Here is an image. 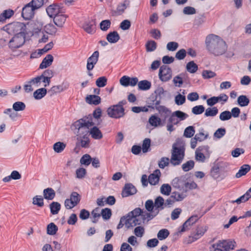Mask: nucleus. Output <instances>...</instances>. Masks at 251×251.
<instances>
[{
  "instance_id": "6",
  "label": "nucleus",
  "mask_w": 251,
  "mask_h": 251,
  "mask_svg": "<svg viewBox=\"0 0 251 251\" xmlns=\"http://www.w3.org/2000/svg\"><path fill=\"white\" fill-rule=\"evenodd\" d=\"M236 242L230 239L219 240L213 244L211 248V251H229L233 250Z\"/></svg>"
},
{
  "instance_id": "9",
  "label": "nucleus",
  "mask_w": 251,
  "mask_h": 251,
  "mask_svg": "<svg viewBox=\"0 0 251 251\" xmlns=\"http://www.w3.org/2000/svg\"><path fill=\"white\" fill-rule=\"evenodd\" d=\"M158 76L159 79L163 82L169 81L172 76L171 68L167 65H162L159 68Z\"/></svg>"
},
{
  "instance_id": "64",
  "label": "nucleus",
  "mask_w": 251,
  "mask_h": 251,
  "mask_svg": "<svg viewBox=\"0 0 251 251\" xmlns=\"http://www.w3.org/2000/svg\"><path fill=\"white\" fill-rule=\"evenodd\" d=\"M107 81V79L105 76H101L97 79L96 84L99 87H103L106 85Z\"/></svg>"
},
{
  "instance_id": "11",
  "label": "nucleus",
  "mask_w": 251,
  "mask_h": 251,
  "mask_svg": "<svg viewBox=\"0 0 251 251\" xmlns=\"http://www.w3.org/2000/svg\"><path fill=\"white\" fill-rule=\"evenodd\" d=\"M187 179L186 176H184L176 177L172 180V185L173 187L178 189L180 190H184Z\"/></svg>"
},
{
  "instance_id": "51",
  "label": "nucleus",
  "mask_w": 251,
  "mask_h": 251,
  "mask_svg": "<svg viewBox=\"0 0 251 251\" xmlns=\"http://www.w3.org/2000/svg\"><path fill=\"white\" fill-rule=\"evenodd\" d=\"M195 165V162L193 160H189L182 165V169L184 172H188L192 170Z\"/></svg>"
},
{
  "instance_id": "3",
  "label": "nucleus",
  "mask_w": 251,
  "mask_h": 251,
  "mask_svg": "<svg viewBox=\"0 0 251 251\" xmlns=\"http://www.w3.org/2000/svg\"><path fill=\"white\" fill-rule=\"evenodd\" d=\"M185 143L182 138L176 139L173 145L170 163L174 166L179 165L185 156Z\"/></svg>"
},
{
  "instance_id": "48",
  "label": "nucleus",
  "mask_w": 251,
  "mask_h": 251,
  "mask_svg": "<svg viewBox=\"0 0 251 251\" xmlns=\"http://www.w3.org/2000/svg\"><path fill=\"white\" fill-rule=\"evenodd\" d=\"M13 109L15 111L24 110L25 108V104L22 101H17L13 104Z\"/></svg>"
},
{
  "instance_id": "14",
  "label": "nucleus",
  "mask_w": 251,
  "mask_h": 251,
  "mask_svg": "<svg viewBox=\"0 0 251 251\" xmlns=\"http://www.w3.org/2000/svg\"><path fill=\"white\" fill-rule=\"evenodd\" d=\"M137 189L131 183H126L125 184L122 193L123 197H127L136 194Z\"/></svg>"
},
{
  "instance_id": "49",
  "label": "nucleus",
  "mask_w": 251,
  "mask_h": 251,
  "mask_svg": "<svg viewBox=\"0 0 251 251\" xmlns=\"http://www.w3.org/2000/svg\"><path fill=\"white\" fill-rule=\"evenodd\" d=\"M32 203L38 207H42L44 206V198L41 196H36L33 198Z\"/></svg>"
},
{
  "instance_id": "42",
  "label": "nucleus",
  "mask_w": 251,
  "mask_h": 251,
  "mask_svg": "<svg viewBox=\"0 0 251 251\" xmlns=\"http://www.w3.org/2000/svg\"><path fill=\"white\" fill-rule=\"evenodd\" d=\"M151 140L150 138H145L143 142L141 149L144 153H146L151 150Z\"/></svg>"
},
{
  "instance_id": "37",
  "label": "nucleus",
  "mask_w": 251,
  "mask_h": 251,
  "mask_svg": "<svg viewBox=\"0 0 251 251\" xmlns=\"http://www.w3.org/2000/svg\"><path fill=\"white\" fill-rule=\"evenodd\" d=\"M205 22V16L204 13H202L195 17L194 20V25L197 26H200Z\"/></svg>"
},
{
  "instance_id": "57",
  "label": "nucleus",
  "mask_w": 251,
  "mask_h": 251,
  "mask_svg": "<svg viewBox=\"0 0 251 251\" xmlns=\"http://www.w3.org/2000/svg\"><path fill=\"white\" fill-rule=\"evenodd\" d=\"M111 21L109 20L102 21L100 24V28L102 31H107L110 27Z\"/></svg>"
},
{
  "instance_id": "63",
  "label": "nucleus",
  "mask_w": 251,
  "mask_h": 251,
  "mask_svg": "<svg viewBox=\"0 0 251 251\" xmlns=\"http://www.w3.org/2000/svg\"><path fill=\"white\" fill-rule=\"evenodd\" d=\"M174 115L176 116V118H177L179 121L185 120L189 116L187 114L180 110L175 111Z\"/></svg>"
},
{
  "instance_id": "22",
  "label": "nucleus",
  "mask_w": 251,
  "mask_h": 251,
  "mask_svg": "<svg viewBox=\"0 0 251 251\" xmlns=\"http://www.w3.org/2000/svg\"><path fill=\"white\" fill-rule=\"evenodd\" d=\"M95 26V21L94 20H91L85 22L83 25V29L89 34H92L93 33L94 29Z\"/></svg>"
},
{
  "instance_id": "52",
  "label": "nucleus",
  "mask_w": 251,
  "mask_h": 251,
  "mask_svg": "<svg viewBox=\"0 0 251 251\" xmlns=\"http://www.w3.org/2000/svg\"><path fill=\"white\" fill-rule=\"evenodd\" d=\"M170 232L167 229H162L157 233V238L160 240H163L167 238L169 235Z\"/></svg>"
},
{
  "instance_id": "25",
  "label": "nucleus",
  "mask_w": 251,
  "mask_h": 251,
  "mask_svg": "<svg viewBox=\"0 0 251 251\" xmlns=\"http://www.w3.org/2000/svg\"><path fill=\"white\" fill-rule=\"evenodd\" d=\"M66 20V16L65 15L58 14L53 17V22L58 27H61L63 26Z\"/></svg>"
},
{
  "instance_id": "55",
  "label": "nucleus",
  "mask_w": 251,
  "mask_h": 251,
  "mask_svg": "<svg viewBox=\"0 0 251 251\" xmlns=\"http://www.w3.org/2000/svg\"><path fill=\"white\" fill-rule=\"evenodd\" d=\"M102 218L105 220H107L110 218L112 215V211L110 208H105L102 209L100 214Z\"/></svg>"
},
{
  "instance_id": "1",
  "label": "nucleus",
  "mask_w": 251,
  "mask_h": 251,
  "mask_svg": "<svg viewBox=\"0 0 251 251\" xmlns=\"http://www.w3.org/2000/svg\"><path fill=\"white\" fill-rule=\"evenodd\" d=\"M100 122L96 124L93 121V118L91 115L89 114L81 119L75 122L72 127H74L77 130H83L88 132V136L91 135L94 139H100L102 138V134L101 131L96 126H93L90 129V127L95 125L98 126Z\"/></svg>"
},
{
  "instance_id": "61",
  "label": "nucleus",
  "mask_w": 251,
  "mask_h": 251,
  "mask_svg": "<svg viewBox=\"0 0 251 251\" xmlns=\"http://www.w3.org/2000/svg\"><path fill=\"white\" fill-rule=\"evenodd\" d=\"M92 161V158L89 154H85L83 155L80 160L81 164L89 165Z\"/></svg>"
},
{
  "instance_id": "34",
  "label": "nucleus",
  "mask_w": 251,
  "mask_h": 251,
  "mask_svg": "<svg viewBox=\"0 0 251 251\" xmlns=\"http://www.w3.org/2000/svg\"><path fill=\"white\" fill-rule=\"evenodd\" d=\"M208 137V134H205L204 130L202 128L200 129L199 133L195 135V139L198 140L199 142H201L206 139Z\"/></svg>"
},
{
  "instance_id": "33",
  "label": "nucleus",
  "mask_w": 251,
  "mask_h": 251,
  "mask_svg": "<svg viewBox=\"0 0 251 251\" xmlns=\"http://www.w3.org/2000/svg\"><path fill=\"white\" fill-rule=\"evenodd\" d=\"M154 204L156 209L158 208L161 210L163 209L165 206L164 199L161 196L157 197L154 200Z\"/></svg>"
},
{
  "instance_id": "15",
  "label": "nucleus",
  "mask_w": 251,
  "mask_h": 251,
  "mask_svg": "<svg viewBox=\"0 0 251 251\" xmlns=\"http://www.w3.org/2000/svg\"><path fill=\"white\" fill-rule=\"evenodd\" d=\"M78 133L81 138L80 140V145L82 148H87L89 147L90 140L88 136V132L83 130H78Z\"/></svg>"
},
{
  "instance_id": "18",
  "label": "nucleus",
  "mask_w": 251,
  "mask_h": 251,
  "mask_svg": "<svg viewBox=\"0 0 251 251\" xmlns=\"http://www.w3.org/2000/svg\"><path fill=\"white\" fill-rule=\"evenodd\" d=\"M85 101L89 104L97 105L100 103L101 98L97 95H89L86 96Z\"/></svg>"
},
{
  "instance_id": "44",
  "label": "nucleus",
  "mask_w": 251,
  "mask_h": 251,
  "mask_svg": "<svg viewBox=\"0 0 251 251\" xmlns=\"http://www.w3.org/2000/svg\"><path fill=\"white\" fill-rule=\"evenodd\" d=\"M66 146V144L63 142H58L53 145V150L57 153L62 152Z\"/></svg>"
},
{
  "instance_id": "38",
  "label": "nucleus",
  "mask_w": 251,
  "mask_h": 251,
  "mask_svg": "<svg viewBox=\"0 0 251 251\" xmlns=\"http://www.w3.org/2000/svg\"><path fill=\"white\" fill-rule=\"evenodd\" d=\"M186 68L188 72L193 74L197 72L198 67L193 61H191L187 64Z\"/></svg>"
},
{
  "instance_id": "31",
  "label": "nucleus",
  "mask_w": 251,
  "mask_h": 251,
  "mask_svg": "<svg viewBox=\"0 0 251 251\" xmlns=\"http://www.w3.org/2000/svg\"><path fill=\"white\" fill-rule=\"evenodd\" d=\"M138 89L141 90H149L151 86V82L147 80H143L139 81L138 83Z\"/></svg>"
},
{
  "instance_id": "17",
  "label": "nucleus",
  "mask_w": 251,
  "mask_h": 251,
  "mask_svg": "<svg viewBox=\"0 0 251 251\" xmlns=\"http://www.w3.org/2000/svg\"><path fill=\"white\" fill-rule=\"evenodd\" d=\"M160 175V170L159 169L155 170L153 173L149 176L148 181L150 184L152 185L157 184L159 182Z\"/></svg>"
},
{
  "instance_id": "60",
  "label": "nucleus",
  "mask_w": 251,
  "mask_h": 251,
  "mask_svg": "<svg viewBox=\"0 0 251 251\" xmlns=\"http://www.w3.org/2000/svg\"><path fill=\"white\" fill-rule=\"evenodd\" d=\"M128 223L132 226H129V228H130L137 225H141L143 222L141 217H137L131 218V221Z\"/></svg>"
},
{
  "instance_id": "43",
  "label": "nucleus",
  "mask_w": 251,
  "mask_h": 251,
  "mask_svg": "<svg viewBox=\"0 0 251 251\" xmlns=\"http://www.w3.org/2000/svg\"><path fill=\"white\" fill-rule=\"evenodd\" d=\"M129 4V1L125 0L123 3L119 4L117 7V13L118 15H121L125 11L127 6Z\"/></svg>"
},
{
  "instance_id": "23",
  "label": "nucleus",
  "mask_w": 251,
  "mask_h": 251,
  "mask_svg": "<svg viewBox=\"0 0 251 251\" xmlns=\"http://www.w3.org/2000/svg\"><path fill=\"white\" fill-rule=\"evenodd\" d=\"M206 231V229L203 227H198L196 229V232L193 235L189 236L190 239L192 238V239L190 240L191 242H194L200 238L203 235Z\"/></svg>"
},
{
  "instance_id": "58",
  "label": "nucleus",
  "mask_w": 251,
  "mask_h": 251,
  "mask_svg": "<svg viewBox=\"0 0 251 251\" xmlns=\"http://www.w3.org/2000/svg\"><path fill=\"white\" fill-rule=\"evenodd\" d=\"M184 75L183 74H180L179 75H176L174 77L173 81L176 86L180 87L182 85L183 81V78L181 76Z\"/></svg>"
},
{
  "instance_id": "30",
  "label": "nucleus",
  "mask_w": 251,
  "mask_h": 251,
  "mask_svg": "<svg viewBox=\"0 0 251 251\" xmlns=\"http://www.w3.org/2000/svg\"><path fill=\"white\" fill-rule=\"evenodd\" d=\"M49 206L50 213L52 215L57 214L61 209V204L58 202L53 201Z\"/></svg>"
},
{
  "instance_id": "19",
  "label": "nucleus",
  "mask_w": 251,
  "mask_h": 251,
  "mask_svg": "<svg viewBox=\"0 0 251 251\" xmlns=\"http://www.w3.org/2000/svg\"><path fill=\"white\" fill-rule=\"evenodd\" d=\"M46 12L50 17H54L59 12V7L56 4L50 5L46 8Z\"/></svg>"
},
{
  "instance_id": "12",
  "label": "nucleus",
  "mask_w": 251,
  "mask_h": 251,
  "mask_svg": "<svg viewBox=\"0 0 251 251\" xmlns=\"http://www.w3.org/2000/svg\"><path fill=\"white\" fill-rule=\"evenodd\" d=\"M143 210L139 207L135 208L133 210L128 212L126 216L127 217V219L126 223V227L127 228H129L130 226H132L128 223L131 221V219L134 217H142Z\"/></svg>"
},
{
  "instance_id": "20",
  "label": "nucleus",
  "mask_w": 251,
  "mask_h": 251,
  "mask_svg": "<svg viewBox=\"0 0 251 251\" xmlns=\"http://www.w3.org/2000/svg\"><path fill=\"white\" fill-rule=\"evenodd\" d=\"M69 85L67 83H63L61 85L52 86L49 92L51 93V95L56 93H59L68 89Z\"/></svg>"
},
{
  "instance_id": "47",
  "label": "nucleus",
  "mask_w": 251,
  "mask_h": 251,
  "mask_svg": "<svg viewBox=\"0 0 251 251\" xmlns=\"http://www.w3.org/2000/svg\"><path fill=\"white\" fill-rule=\"evenodd\" d=\"M172 190V188L169 184H163L160 187V192L164 195L169 196Z\"/></svg>"
},
{
  "instance_id": "5",
  "label": "nucleus",
  "mask_w": 251,
  "mask_h": 251,
  "mask_svg": "<svg viewBox=\"0 0 251 251\" xmlns=\"http://www.w3.org/2000/svg\"><path fill=\"white\" fill-rule=\"evenodd\" d=\"M164 93V90L162 87H158L153 93L146 100L148 107L151 109H154L156 106L160 104L162 95Z\"/></svg>"
},
{
  "instance_id": "32",
  "label": "nucleus",
  "mask_w": 251,
  "mask_h": 251,
  "mask_svg": "<svg viewBox=\"0 0 251 251\" xmlns=\"http://www.w3.org/2000/svg\"><path fill=\"white\" fill-rule=\"evenodd\" d=\"M237 102L241 107L247 106L250 103V99L246 95H241L237 99Z\"/></svg>"
},
{
  "instance_id": "24",
  "label": "nucleus",
  "mask_w": 251,
  "mask_h": 251,
  "mask_svg": "<svg viewBox=\"0 0 251 251\" xmlns=\"http://www.w3.org/2000/svg\"><path fill=\"white\" fill-rule=\"evenodd\" d=\"M120 39V36L116 31L110 32L106 35V39L110 43H116Z\"/></svg>"
},
{
  "instance_id": "36",
  "label": "nucleus",
  "mask_w": 251,
  "mask_h": 251,
  "mask_svg": "<svg viewBox=\"0 0 251 251\" xmlns=\"http://www.w3.org/2000/svg\"><path fill=\"white\" fill-rule=\"evenodd\" d=\"M149 123L153 126L156 127L161 125V120L158 117L153 115L149 120Z\"/></svg>"
},
{
  "instance_id": "39",
  "label": "nucleus",
  "mask_w": 251,
  "mask_h": 251,
  "mask_svg": "<svg viewBox=\"0 0 251 251\" xmlns=\"http://www.w3.org/2000/svg\"><path fill=\"white\" fill-rule=\"evenodd\" d=\"M154 218V215H153L152 213L143 210L141 217L143 223H145L146 221L147 222H148L149 221L153 219Z\"/></svg>"
},
{
  "instance_id": "56",
  "label": "nucleus",
  "mask_w": 251,
  "mask_h": 251,
  "mask_svg": "<svg viewBox=\"0 0 251 251\" xmlns=\"http://www.w3.org/2000/svg\"><path fill=\"white\" fill-rule=\"evenodd\" d=\"M186 195L183 193H179L177 192H173L172 193L171 198L175 200V201H182L185 197Z\"/></svg>"
},
{
  "instance_id": "10",
  "label": "nucleus",
  "mask_w": 251,
  "mask_h": 251,
  "mask_svg": "<svg viewBox=\"0 0 251 251\" xmlns=\"http://www.w3.org/2000/svg\"><path fill=\"white\" fill-rule=\"evenodd\" d=\"M37 9L31 2L26 4L22 9V16L25 20H30L34 16V11Z\"/></svg>"
},
{
  "instance_id": "8",
  "label": "nucleus",
  "mask_w": 251,
  "mask_h": 251,
  "mask_svg": "<svg viewBox=\"0 0 251 251\" xmlns=\"http://www.w3.org/2000/svg\"><path fill=\"white\" fill-rule=\"evenodd\" d=\"M125 111L124 107H120L117 104H115L108 107L107 113L108 116L111 118L120 119L125 116Z\"/></svg>"
},
{
  "instance_id": "40",
  "label": "nucleus",
  "mask_w": 251,
  "mask_h": 251,
  "mask_svg": "<svg viewBox=\"0 0 251 251\" xmlns=\"http://www.w3.org/2000/svg\"><path fill=\"white\" fill-rule=\"evenodd\" d=\"M195 133V127L193 126H189L185 129L183 135L186 138H191L194 136Z\"/></svg>"
},
{
  "instance_id": "2",
  "label": "nucleus",
  "mask_w": 251,
  "mask_h": 251,
  "mask_svg": "<svg viewBox=\"0 0 251 251\" xmlns=\"http://www.w3.org/2000/svg\"><path fill=\"white\" fill-rule=\"evenodd\" d=\"M205 44L208 50L215 56L223 54L227 48L226 42L214 34H210L206 37Z\"/></svg>"
},
{
  "instance_id": "53",
  "label": "nucleus",
  "mask_w": 251,
  "mask_h": 251,
  "mask_svg": "<svg viewBox=\"0 0 251 251\" xmlns=\"http://www.w3.org/2000/svg\"><path fill=\"white\" fill-rule=\"evenodd\" d=\"M46 32L52 35H55L57 32V28L52 24H48L45 26Z\"/></svg>"
},
{
  "instance_id": "29",
  "label": "nucleus",
  "mask_w": 251,
  "mask_h": 251,
  "mask_svg": "<svg viewBox=\"0 0 251 251\" xmlns=\"http://www.w3.org/2000/svg\"><path fill=\"white\" fill-rule=\"evenodd\" d=\"M251 170V167L248 164H244L242 166L236 174V177L239 178L245 175Z\"/></svg>"
},
{
  "instance_id": "27",
  "label": "nucleus",
  "mask_w": 251,
  "mask_h": 251,
  "mask_svg": "<svg viewBox=\"0 0 251 251\" xmlns=\"http://www.w3.org/2000/svg\"><path fill=\"white\" fill-rule=\"evenodd\" d=\"M14 14L13 10L7 9L4 10L2 13L0 14V23H4L6 19L10 18Z\"/></svg>"
},
{
  "instance_id": "59",
  "label": "nucleus",
  "mask_w": 251,
  "mask_h": 251,
  "mask_svg": "<svg viewBox=\"0 0 251 251\" xmlns=\"http://www.w3.org/2000/svg\"><path fill=\"white\" fill-rule=\"evenodd\" d=\"M175 101L176 104H177V105H182L183 103L185 102V96L180 94H179L175 97Z\"/></svg>"
},
{
  "instance_id": "26",
  "label": "nucleus",
  "mask_w": 251,
  "mask_h": 251,
  "mask_svg": "<svg viewBox=\"0 0 251 251\" xmlns=\"http://www.w3.org/2000/svg\"><path fill=\"white\" fill-rule=\"evenodd\" d=\"M44 198L47 200H52L55 197V192L51 188H47L43 190Z\"/></svg>"
},
{
  "instance_id": "13",
  "label": "nucleus",
  "mask_w": 251,
  "mask_h": 251,
  "mask_svg": "<svg viewBox=\"0 0 251 251\" xmlns=\"http://www.w3.org/2000/svg\"><path fill=\"white\" fill-rule=\"evenodd\" d=\"M99 56V52L95 51L87 59V69L91 71L93 69L95 65L97 63Z\"/></svg>"
},
{
  "instance_id": "28",
  "label": "nucleus",
  "mask_w": 251,
  "mask_h": 251,
  "mask_svg": "<svg viewBox=\"0 0 251 251\" xmlns=\"http://www.w3.org/2000/svg\"><path fill=\"white\" fill-rule=\"evenodd\" d=\"M47 93V91L45 88H39L34 92L33 97L35 100H39L44 97Z\"/></svg>"
},
{
  "instance_id": "45",
  "label": "nucleus",
  "mask_w": 251,
  "mask_h": 251,
  "mask_svg": "<svg viewBox=\"0 0 251 251\" xmlns=\"http://www.w3.org/2000/svg\"><path fill=\"white\" fill-rule=\"evenodd\" d=\"M218 113V109L217 107H213L212 108H208L206 109L204 113L205 117H214Z\"/></svg>"
},
{
  "instance_id": "35",
  "label": "nucleus",
  "mask_w": 251,
  "mask_h": 251,
  "mask_svg": "<svg viewBox=\"0 0 251 251\" xmlns=\"http://www.w3.org/2000/svg\"><path fill=\"white\" fill-rule=\"evenodd\" d=\"M145 47L147 52H152L156 49L157 43L153 40H149L146 43Z\"/></svg>"
},
{
  "instance_id": "16",
  "label": "nucleus",
  "mask_w": 251,
  "mask_h": 251,
  "mask_svg": "<svg viewBox=\"0 0 251 251\" xmlns=\"http://www.w3.org/2000/svg\"><path fill=\"white\" fill-rule=\"evenodd\" d=\"M209 147L208 146H200L199 147L195 152V159L200 162H204L205 159V156L201 151H208L209 150Z\"/></svg>"
},
{
  "instance_id": "41",
  "label": "nucleus",
  "mask_w": 251,
  "mask_h": 251,
  "mask_svg": "<svg viewBox=\"0 0 251 251\" xmlns=\"http://www.w3.org/2000/svg\"><path fill=\"white\" fill-rule=\"evenodd\" d=\"M58 230V227L53 223L49 224L47 228V234L49 235H54Z\"/></svg>"
},
{
  "instance_id": "62",
  "label": "nucleus",
  "mask_w": 251,
  "mask_h": 251,
  "mask_svg": "<svg viewBox=\"0 0 251 251\" xmlns=\"http://www.w3.org/2000/svg\"><path fill=\"white\" fill-rule=\"evenodd\" d=\"M205 110L204 107L202 105H196L192 109V112L195 115H199L202 113Z\"/></svg>"
},
{
  "instance_id": "7",
  "label": "nucleus",
  "mask_w": 251,
  "mask_h": 251,
  "mask_svg": "<svg viewBox=\"0 0 251 251\" xmlns=\"http://www.w3.org/2000/svg\"><path fill=\"white\" fill-rule=\"evenodd\" d=\"M27 34L15 35L8 42V47L12 50L22 47L25 42V36Z\"/></svg>"
},
{
  "instance_id": "46",
  "label": "nucleus",
  "mask_w": 251,
  "mask_h": 251,
  "mask_svg": "<svg viewBox=\"0 0 251 251\" xmlns=\"http://www.w3.org/2000/svg\"><path fill=\"white\" fill-rule=\"evenodd\" d=\"M155 109H156L159 113L165 114V118H166L169 114L171 112V111L166 107L163 105H160V104L156 106Z\"/></svg>"
},
{
  "instance_id": "54",
  "label": "nucleus",
  "mask_w": 251,
  "mask_h": 251,
  "mask_svg": "<svg viewBox=\"0 0 251 251\" xmlns=\"http://www.w3.org/2000/svg\"><path fill=\"white\" fill-rule=\"evenodd\" d=\"M70 199L73 201L74 205H76L80 202L81 197L78 193L73 192L70 195Z\"/></svg>"
},
{
  "instance_id": "4",
  "label": "nucleus",
  "mask_w": 251,
  "mask_h": 251,
  "mask_svg": "<svg viewBox=\"0 0 251 251\" xmlns=\"http://www.w3.org/2000/svg\"><path fill=\"white\" fill-rule=\"evenodd\" d=\"M2 29L10 35H21L28 34L26 25L23 23L13 22L4 26Z\"/></svg>"
},
{
  "instance_id": "50",
  "label": "nucleus",
  "mask_w": 251,
  "mask_h": 251,
  "mask_svg": "<svg viewBox=\"0 0 251 251\" xmlns=\"http://www.w3.org/2000/svg\"><path fill=\"white\" fill-rule=\"evenodd\" d=\"M211 176L214 178H217L219 176L220 167L218 164H214L210 170Z\"/></svg>"
},
{
  "instance_id": "21",
  "label": "nucleus",
  "mask_w": 251,
  "mask_h": 251,
  "mask_svg": "<svg viewBox=\"0 0 251 251\" xmlns=\"http://www.w3.org/2000/svg\"><path fill=\"white\" fill-rule=\"evenodd\" d=\"M53 61V57L51 54H48L40 64L39 68L43 69L50 66Z\"/></svg>"
}]
</instances>
